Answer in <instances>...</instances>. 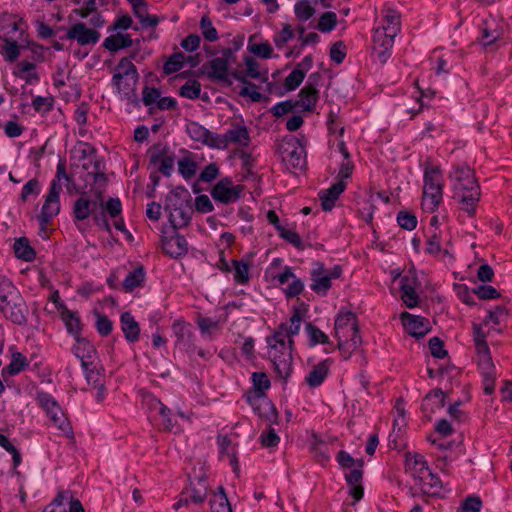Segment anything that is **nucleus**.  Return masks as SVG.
I'll return each mask as SVG.
<instances>
[{
    "label": "nucleus",
    "instance_id": "nucleus-15",
    "mask_svg": "<svg viewBox=\"0 0 512 512\" xmlns=\"http://www.w3.org/2000/svg\"><path fill=\"white\" fill-rule=\"evenodd\" d=\"M232 56L233 52L230 48L224 49L221 56L215 57L206 66L209 68L207 76L213 81H228L229 59Z\"/></svg>",
    "mask_w": 512,
    "mask_h": 512
},
{
    "label": "nucleus",
    "instance_id": "nucleus-30",
    "mask_svg": "<svg viewBox=\"0 0 512 512\" xmlns=\"http://www.w3.org/2000/svg\"><path fill=\"white\" fill-rule=\"evenodd\" d=\"M443 198V189L438 188H423L422 193V208L426 212H434Z\"/></svg>",
    "mask_w": 512,
    "mask_h": 512
},
{
    "label": "nucleus",
    "instance_id": "nucleus-49",
    "mask_svg": "<svg viewBox=\"0 0 512 512\" xmlns=\"http://www.w3.org/2000/svg\"><path fill=\"white\" fill-rule=\"evenodd\" d=\"M255 410H258L260 417L267 419L270 423L277 422L278 412L270 401L263 399Z\"/></svg>",
    "mask_w": 512,
    "mask_h": 512
},
{
    "label": "nucleus",
    "instance_id": "nucleus-57",
    "mask_svg": "<svg viewBox=\"0 0 512 512\" xmlns=\"http://www.w3.org/2000/svg\"><path fill=\"white\" fill-rule=\"evenodd\" d=\"M260 443L265 448H272L279 444L280 437L277 435L272 427L267 431H263L259 437Z\"/></svg>",
    "mask_w": 512,
    "mask_h": 512
},
{
    "label": "nucleus",
    "instance_id": "nucleus-26",
    "mask_svg": "<svg viewBox=\"0 0 512 512\" xmlns=\"http://www.w3.org/2000/svg\"><path fill=\"white\" fill-rule=\"evenodd\" d=\"M346 189L345 181L338 180L330 188L323 190L319 193L321 206L324 211H331L335 205V201Z\"/></svg>",
    "mask_w": 512,
    "mask_h": 512
},
{
    "label": "nucleus",
    "instance_id": "nucleus-1",
    "mask_svg": "<svg viewBox=\"0 0 512 512\" xmlns=\"http://www.w3.org/2000/svg\"><path fill=\"white\" fill-rule=\"evenodd\" d=\"M451 178L454 199L470 217L474 216L481 198L480 186L474 171L467 166L457 167L452 172Z\"/></svg>",
    "mask_w": 512,
    "mask_h": 512
},
{
    "label": "nucleus",
    "instance_id": "nucleus-25",
    "mask_svg": "<svg viewBox=\"0 0 512 512\" xmlns=\"http://www.w3.org/2000/svg\"><path fill=\"white\" fill-rule=\"evenodd\" d=\"M415 486H417L423 494L431 496L438 495L442 488L439 477L433 474L430 469L424 471V474L415 482Z\"/></svg>",
    "mask_w": 512,
    "mask_h": 512
},
{
    "label": "nucleus",
    "instance_id": "nucleus-56",
    "mask_svg": "<svg viewBox=\"0 0 512 512\" xmlns=\"http://www.w3.org/2000/svg\"><path fill=\"white\" fill-rule=\"evenodd\" d=\"M278 233L280 237L285 239L287 242L295 246L299 250L304 249L303 242L298 233L293 230H288L285 227H278Z\"/></svg>",
    "mask_w": 512,
    "mask_h": 512
},
{
    "label": "nucleus",
    "instance_id": "nucleus-34",
    "mask_svg": "<svg viewBox=\"0 0 512 512\" xmlns=\"http://www.w3.org/2000/svg\"><path fill=\"white\" fill-rule=\"evenodd\" d=\"M122 330L125 338L129 342H135L139 339L140 327L130 312H124L121 315Z\"/></svg>",
    "mask_w": 512,
    "mask_h": 512
},
{
    "label": "nucleus",
    "instance_id": "nucleus-5",
    "mask_svg": "<svg viewBox=\"0 0 512 512\" xmlns=\"http://www.w3.org/2000/svg\"><path fill=\"white\" fill-rule=\"evenodd\" d=\"M139 80V74L136 66L129 58H122L114 69L112 84L117 92L128 101L136 97V86Z\"/></svg>",
    "mask_w": 512,
    "mask_h": 512
},
{
    "label": "nucleus",
    "instance_id": "nucleus-42",
    "mask_svg": "<svg viewBox=\"0 0 512 512\" xmlns=\"http://www.w3.org/2000/svg\"><path fill=\"white\" fill-rule=\"evenodd\" d=\"M61 316L68 332L73 334L75 338L80 336L79 333L81 331V322L77 313L68 309H64L61 313Z\"/></svg>",
    "mask_w": 512,
    "mask_h": 512
},
{
    "label": "nucleus",
    "instance_id": "nucleus-41",
    "mask_svg": "<svg viewBox=\"0 0 512 512\" xmlns=\"http://www.w3.org/2000/svg\"><path fill=\"white\" fill-rule=\"evenodd\" d=\"M28 366L27 358L20 352L12 354L11 363L3 368L2 375H15L23 371Z\"/></svg>",
    "mask_w": 512,
    "mask_h": 512
},
{
    "label": "nucleus",
    "instance_id": "nucleus-64",
    "mask_svg": "<svg viewBox=\"0 0 512 512\" xmlns=\"http://www.w3.org/2000/svg\"><path fill=\"white\" fill-rule=\"evenodd\" d=\"M346 56V46L342 41L335 42L330 48V58L337 64L342 63Z\"/></svg>",
    "mask_w": 512,
    "mask_h": 512
},
{
    "label": "nucleus",
    "instance_id": "nucleus-20",
    "mask_svg": "<svg viewBox=\"0 0 512 512\" xmlns=\"http://www.w3.org/2000/svg\"><path fill=\"white\" fill-rule=\"evenodd\" d=\"M417 284L418 280L413 272H409L401 278V298L408 308L418 305L419 296L415 291Z\"/></svg>",
    "mask_w": 512,
    "mask_h": 512
},
{
    "label": "nucleus",
    "instance_id": "nucleus-54",
    "mask_svg": "<svg viewBox=\"0 0 512 512\" xmlns=\"http://www.w3.org/2000/svg\"><path fill=\"white\" fill-rule=\"evenodd\" d=\"M337 24V16L334 12H325L319 18L317 28L321 32H330Z\"/></svg>",
    "mask_w": 512,
    "mask_h": 512
},
{
    "label": "nucleus",
    "instance_id": "nucleus-2",
    "mask_svg": "<svg viewBox=\"0 0 512 512\" xmlns=\"http://www.w3.org/2000/svg\"><path fill=\"white\" fill-rule=\"evenodd\" d=\"M335 337L338 339V349L345 358L350 357L352 352L362 344L359 334L357 317L353 312H340L334 324Z\"/></svg>",
    "mask_w": 512,
    "mask_h": 512
},
{
    "label": "nucleus",
    "instance_id": "nucleus-38",
    "mask_svg": "<svg viewBox=\"0 0 512 512\" xmlns=\"http://www.w3.org/2000/svg\"><path fill=\"white\" fill-rule=\"evenodd\" d=\"M186 492L192 503H202L208 494V484L204 478H198L197 482H191V489Z\"/></svg>",
    "mask_w": 512,
    "mask_h": 512
},
{
    "label": "nucleus",
    "instance_id": "nucleus-40",
    "mask_svg": "<svg viewBox=\"0 0 512 512\" xmlns=\"http://www.w3.org/2000/svg\"><path fill=\"white\" fill-rule=\"evenodd\" d=\"M13 248L17 258L25 261L34 260L36 253L34 249L30 246L27 238L20 237L16 239Z\"/></svg>",
    "mask_w": 512,
    "mask_h": 512
},
{
    "label": "nucleus",
    "instance_id": "nucleus-18",
    "mask_svg": "<svg viewBox=\"0 0 512 512\" xmlns=\"http://www.w3.org/2000/svg\"><path fill=\"white\" fill-rule=\"evenodd\" d=\"M65 37L77 41L81 46H85L96 44L100 38V33L94 29L87 28L86 24L78 22L68 29Z\"/></svg>",
    "mask_w": 512,
    "mask_h": 512
},
{
    "label": "nucleus",
    "instance_id": "nucleus-48",
    "mask_svg": "<svg viewBox=\"0 0 512 512\" xmlns=\"http://www.w3.org/2000/svg\"><path fill=\"white\" fill-rule=\"evenodd\" d=\"M306 72L302 68H295L286 78L284 86L287 91L295 90L303 82Z\"/></svg>",
    "mask_w": 512,
    "mask_h": 512
},
{
    "label": "nucleus",
    "instance_id": "nucleus-24",
    "mask_svg": "<svg viewBox=\"0 0 512 512\" xmlns=\"http://www.w3.org/2000/svg\"><path fill=\"white\" fill-rule=\"evenodd\" d=\"M75 339L76 344L72 349L73 354L80 359L83 369H87L93 364L96 349L86 338L77 336Z\"/></svg>",
    "mask_w": 512,
    "mask_h": 512
},
{
    "label": "nucleus",
    "instance_id": "nucleus-36",
    "mask_svg": "<svg viewBox=\"0 0 512 512\" xmlns=\"http://www.w3.org/2000/svg\"><path fill=\"white\" fill-rule=\"evenodd\" d=\"M381 28L389 31L391 36H397L401 31V16L394 9L387 8L383 17V25Z\"/></svg>",
    "mask_w": 512,
    "mask_h": 512
},
{
    "label": "nucleus",
    "instance_id": "nucleus-19",
    "mask_svg": "<svg viewBox=\"0 0 512 512\" xmlns=\"http://www.w3.org/2000/svg\"><path fill=\"white\" fill-rule=\"evenodd\" d=\"M400 318L406 331L413 337H424L431 330L429 321L422 316H415L408 312H403Z\"/></svg>",
    "mask_w": 512,
    "mask_h": 512
},
{
    "label": "nucleus",
    "instance_id": "nucleus-32",
    "mask_svg": "<svg viewBox=\"0 0 512 512\" xmlns=\"http://www.w3.org/2000/svg\"><path fill=\"white\" fill-rule=\"evenodd\" d=\"M445 396L441 389H433L429 392L422 403V410L425 413H435L436 410L444 407Z\"/></svg>",
    "mask_w": 512,
    "mask_h": 512
},
{
    "label": "nucleus",
    "instance_id": "nucleus-3",
    "mask_svg": "<svg viewBox=\"0 0 512 512\" xmlns=\"http://www.w3.org/2000/svg\"><path fill=\"white\" fill-rule=\"evenodd\" d=\"M284 329L275 330L274 334L267 338L269 357L273 363L275 372L282 379L289 377L292 371V346L293 339L286 340L287 333Z\"/></svg>",
    "mask_w": 512,
    "mask_h": 512
},
{
    "label": "nucleus",
    "instance_id": "nucleus-45",
    "mask_svg": "<svg viewBox=\"0 0 512 512\" xmlns=\"http://www.w3.org/2000/svg\"><path fill=\"white\" fill-rule=\"evenodd\" d=\"M185 60V55L182 52L173 53L163 66V72L170 75L182 69Z\"/></svg>",
    "mask_w": 512,
    "mask_h": 512
},
{
    "label": "nucleus",
    "instance_id": "nucleus-47",
    "mask_svg": "<svg viewBox=\"0 0 512 512\" xmlns=\"http://www.w3.org/2000/svg\"><path fill=\"white\" fill-rule=\"evenodd\" d=\"M301 326V317L299 311L296 310L295 313L290 318V325L288 326L286 323H283L278 326L276 330L284 329L283 332L287 333L286 340L292 339L294 335H297L300 331Z\"/></svg>",
    "mask_w": 512,
    "mask_h": 512
},
{
    "label": "nucleus",
    "instance_id": "nucleus-16",
    "mask_svg": "<svg viewBox=\"0 0 512 512\" xmlns=\"http://www.w3.org/2000/svg\"><path fill=\"white\" fill-rule=\"evenodd\" d=\"M61 184L51 183L48 195L46 196L45 203L42 207L40 214V222L46 225L49 221L56 216L60 211L59 193L61 191Z\"/></svg>",
    "mask_w": 512,
    "mask_h": 512
},
{
    "label": "nucleus",
    "instance_id": "nucleus-59",
    "mask_svg": "<svg viewBox=\"0 0 512 512\" xmlns=\"http://www.w3.org/2000/svg\"><path fill=\"white\" fill-rule=\"evenodd\" d=\"M294 31L289 24H284L282 30L274 37V43L277 48H283L285 44L292 39Z\"/></svg>",
    "mask_w": 512,
    "mask_h": 512
},
{
    "label": "nucleus",
    "instance_id": "nucleus-8",
    "mask_svg": "<svg viewBox=\"0 0 512 512\" xmlns=\"http://www.w3.org/2000/svg\"><path fill=\"white\" fill-rule=\"evenodd\" d=\"M486 335L481 327L473 324V339L478 355V366L483 378L496 377V369L490 356Z\"/></svg>",
    "mask_w": 512,
    "mask_h": 512
},
{
    "label": "nucleus",
    "instance_id": "nucleus-50",
    "mask_svg": "<svg viewBox=\"0 0 512 512\" xmlns=\"http://www.w3.org/2000/svg\"><path fill=\"white\" fill-rule=\"evenodd\" d=\"M18 292L9 279L0 275V306Z\"/></svg>",
    "mask_w": 512,
    "mask_h": 512
},
{
    "label": "nucleus",
    "instance_id": "nucleus-21",
    "mask_svg": "<svg viewBox=\"0 0 512 512\" xmlns=\"http://www.w3.org/2000/svg\"><path fill=\"white\" fill-rule=\"evenodd\" d=\"M150 164L157 167L164 176H170L174 168V156L167 154L165 148L160 145L154 147L150 155Z\"/></svg>",
    "mask_w": 512,
    "mask_h": 512
},
{
    "label": "nucleus",
    "instance_id": "nucleus-27",
    "mask_svg": "<svg viewBox=\"0 0 512 512\" xmlns=\"http://www.w3.org/2000/svg\"><path fill=\"white\" fill-rule=\"evenodd\" d=\"M405 467L406 471L411 473L415 482L424 474V471L429 469L424 457L419 453L412 452L405 454Z\"/></svg>",
    "mask_w": 512,
    "mask_h": 512
},
{
    "label": "nucleus",
    "instance_id": "nucleus-7",
    "mask_svg": "<svg viewBox=\"0 0 512 512\" xmlns=\"http://www.w3.org/2000/svg\"><path fill=\"white\" fill-rule=\"evenodd\" d=\"M37 401L39 405L46 411L53 424L61 430L66 437L74 439L73 430L65 413L62 411L58 402L46 392H39L37 394Z\"/></svg>",
    "mask_w": 512,
    "mask_h": 512
},
{
    "label": "nucleus",
    "instance_id": "nucleus-31",
    "mask_svg": "<svg viewBox=\"0 0 512 512\" xmlns=\"http://www.w3.org/2000/svg\"><path fill=\"white\" fill-rule=\"evenodd\" d=\"M423 188H444L442 171L438 166L426 165L423 175Z\"/></svg>",
    "mask_w": 512,
    "mask_h": 512
},
{
    "label": "nucleus",
    "instance_id": "nucleus-60",
    "mask_svg": "<svg viewBox=\"0 0 512 512\" xmlns=\"http://www.w3.org/2000/svg\"><path fill=\"white\" fill-rule=\"evenodd\" d=\"M0 446L12 455L14 467L21 463V455L9 439L0 433Z\"/></svg>",
    "mask_w": 512,
    "mask_h": 512
},
{
    "label": "nucleus",
    "instance_id": "nucleus-10",
    "mask_svg": "<svg viewBox=\"0 0 512 512\" xmlns=\"http://www.w3.org/2000/svg\"><path fill=\"white\" fill-rule=\"evenodd\" d=\"M0 311L13 324L22 326L27 322L29 309L20 291L4 302L0 306Z\"/></svg>",
    "mask_w": 512,
    "mask_h": 512
},
{
    "label": "nucleus",
    "instance_id": "nucleus-44",
    "mask_svg": "<svg viewBox=\"0 0 512 512\" xmlns=\"http://www.w3.org/2000/svg\"><path fill=\"white\" fill-rule=\"evenodd\" d=\"M97 198L99 201V206L102 209V212L105 210L111 218H117L121 214L122 204H121L120 199L109 198L107 200V202L104 204L102 201V193L101 192H99L97 194Z\"/></svg>",
    "mask_w": 512,
    "mask_h": 512
},
{
    "label": "nucleus",
    "instance_id": "nucleus-9",
    "mask_svg": "<svg viewBox=\"0 0 512 512\" xmlns=\"http://www.w3.org/2000/svg\"><path fill=\"white\" fill-rule=\"evenodd\" d=\"M342 268L339 265L326 269L322 263H316L311 271V289L320 295H326L332 286V280L340 278Z\"/></svg>",
    "mask_w": 512,
    "mask_h": 512
},
{
    "label": "nucleus",
    "instance_id": "nucleus-37",
    "mask_svg": "<svg viewBox=\"0 0 512 512\" xmlns=\"http://www.w3.org/2000/svg\"><path fill=\"white\" fill-rule=\"evenodd\" d=\"M73 155L79 161L90 160V164L93 165L100 161L96 156V149L85 142H80L74 147Z\"/></svg>",
    "mask_w": 512,
    "mask_h": 512
},
{
    "label": "nucleus",
    "instance_id": "nucleus-13",
    "mask_svg": "<svg viewBox=\"0 0 512 512\" xmlns=\"http://www.w3.org/2000/svg\"><path fill=\"white\" fill-rule=\"evenodd\" d=\"M319 73H313L309 76L308 82L299 92V99L295 101L297 107H301L303 111L311 112L315 109L319 98L318 90L315 85L320 79Z\"/></svg>",
    "mask_w": 512,
    "mask_h": 512
},
{
    "label": "nucleus",
    "instance_id": "nucleus-23",
    "mask_svg": "<svg viewBox=\"0 0 512 512\" xmlns=\"http://www.w3.org/2000/svg\"><path fill=\"white\" fill-rule=\"evenodd\" d=\"M187 133L194 141L201 142L211 148L217 149V146H223L221 143H217L218 134L212 133L197 122H190L187 125Z\"/></svg>",
    "mask_w": 512,
    "mask_h": 512
},
{
    "label": "nucleus",
    "instance_id": "nucleus-52",
    "mask_svg": "<svg viewBox=\"0 0 512 512\" xmlns=\"http://www.w3.org/2000/svg\"><path fill=\"white\" fill-rule=\"evenodd\" d=\"M294 12L300 21H306L314 15L315 10L309 0H300L295 4Z\"/></svg>",
    "mask_w": 512,
    "mask_h": 512
},
{
    "label": "nucleus",
    "instance_id": "nucleus-62",
    "mask_svg": "<svg viewBox=\"0 0 512 512\" xmlns=\"http://www.w3.org/2000/svg\"><path fill=\"white\" fill-rule=\"evenodd\" d=\"M53 98L52 97H41L37 96L32 101V106L35 111L40 113L49 112L53 108Z\"/></svg>",
    "mask_w": 512,
    "mask_h": 512
},
{
    "label": "nucleus",
    "instance_id": "nucleus-12",
    "mask_svg": "<svg viewBox=\"0 0 512 512\" xmlns=\"http://www.w3.org/2000/svg\"><path fill=\"white\" fill-rule=\"evenodd\" d=\"M243 189L242 185H234L230 178H223L213 187L211 195L214 200L227 205L236 202Z\"/></svg>",
    "mask_w": 512,
    "mask_h": 512
},
{
    "label": "nucleus",
    "instance_id": "nucleus-33",
    "mask_svg": "<svg viewBox=\"0 0 512 512\" xmlns=\"http://www.w3.org/2000/svg\"><path fill=\"white\" fill-rule=\"evenodd\" d=\"M164 249L172 257L181 256L188 251V242L184 236L176 233L164 243Z\"/></svg>",
    "mask_w": 512,
    "mask_h": 512
},
{
    "label": "nucleus",
    "instance_id": "nucleus-11",
    "mask_svg": "<svg viewBox=\"0 0 512 512\" xmlns=\"http://www.w3.org/2000/svg\"><path fill=\"white\" fill-rule=\"evenodd\" d=\"M280 150L283 160L293 168L301 169L305 166L304 148L298 138L294 136L284 138Z\"/></svg>",
    "mask_w": 512,
    "mask_h": 512
},
{
    "label": "nucleus",
    "instance_id": "nucleus-43",
    "mask_svg": "<svg viewBox=\"0 0 512 512\" xmlns=\"http://www.w3.org/2000/svg\"><path fill=\"white\" fill-rule=\"evenodd\" d=\"M144 279L145 272L143 267H137L126 276L123 287L127 292H131L134 288L141 286Z\"/></svg>",
    "mask_w": 512,
    "mask_h": 512
},
{
    "label": "nucleus",
    "instance_id": "nucleus-22",
    "mask_svg": "<svg viewBox=\"0 0 512 512\" xmlns=\"http://www.w3.org/2000/svg\"><path fill=\"white\" fill-rule=\"evenodd\" d=\"M98 205V198L91 200L86 192H82L81 197L76 199L73 205V215L75 220L84 221L91 215L94 216V211Z\"/></svg>",
    "mask_w": 512,
    "mask_h": 512
},
{
    "label": "nucleus",
    "instance_id": "nucleus-29",
    "mask_svg": "<svg viewBox=\"0 0 512 512\" xmlns=\"http://www.w3.org/2000/svg\"><path fill=\"white\" fill-rule=\"evenodd\" d=\"M330 369V360L326 359L314 365L306 376L308 386L315 388L321 385Z\"/></svg>",
    "mask_w": 512,
    "mask_h": 512
},
{
    "label": "nucleus",
    "instance_id": "nucleus-17",
    "mask_svg": "<svg viewBox=\"0 0 512 512\" xmlns=\"http://www.w3.org/2000/svg\"><path fill=\"white\" fill-rule=\"evenodd\" d=\"M217 143L223 146H217V149H226L230 143L247 147L250 143V136L245 125H233L224 135H217Z\"/></svg>",
    "mask_w": 512,
    "mask_h": 512
},
{
    "label": "nucleus",
    "instance_id": "nucleus-39",
    "mask_svg": "<svg viewBox=\"0 0 512 512\" xmlns=\"http://www.w3.org/2000/svg\"><path fill=\"white\" fill-rule=\"evenodd\" d=\"M210 506L212 512H232L231 504L222 486L218 487V492L212 495Z\"/></svg>",
    "mask_w": 512,
    "mask_h": 512
},
{
    "label": "nucleus",
    "instance_id": "nucleus-63",
    "mask_svg": "<svg viewBox=\"0 0 512 512\" xmlns=\"http://www.w3.org/2000/svg\"><path fill=\"white\" fill-rule=\"evenodd\" d=\"M96 328L100 335L107 336L112 331V322L106 315L101 313H96Z\"/></svg>",
    "mask_w": 512,
    "mask_h": 512
},
{
    "label": "nucleus",
    "instance_id": "nucleus-35",
    "mask_svg": "<svg viewBox=\"0 0 512 512\" xmlns=\"http://www.w3.org/2000/svg\"><path fill=\"white\" fill-rule=\"evenodd\" d=\"M1 39L4 42L1 46V53L4 59L10 63L14 62L20 55V47L17 41L10 37V31H5Z\"/></svg>",
    "mask_w": 512,
    "mask_h": 512
},
{
    "label": "nucleus",
    "instance_id": "nucleus-51",
    "mask_svg": "<svg viewBox=\"0 0 512 512\" xmlns=\"http://www.w3.org/2000/svg\"><path fill=\"white\" fill-rule=\"evenodd\" d=\"M232 268L234 269V280L237 283L244 284L249 280V267L244 261L233 260Z\"/></svg>",
    "mask_w": 512,
    "mask_h": 512
},
{
    "label": "nucleus",
    "instance_id": "nucleus-4",
    "mask_svg": "<svg viewBox=\"0 0 512 512\" xmlns=\"http://www.w3.org/2000/svg\"><path fill=\"white\" fill-rule=\"evenodd\" d=\"M189 192L184 188L172 190L166 197L165 209L170 211L169 222L174 229L185 227L193 213Z\"/></svg>",
    "mask_w": 512,
    "mask_h": 512
},
{
    "label": "nucleus",
    "instance_id": "nucleus-28",
    "mask_svg": "<svg viewBox=\"0 0 512 512\" xmlns=\"http://www.w3.org/2000/svg\"><path fill=\"white\" fill-rule=\"evenodd\" d=\"M173 333L176 337V343L182 346H191L193 340V327L181 319L176 320L172 325Z\"/></svg>",
    "mask_w": 512,
    "mask_h": 512
},
{
    "label": "nucleus",
    "instance_id": "nucleus-58",
    "mask_svg": "<svg viewBox=\"0 0 512 512\" xmlns=\"http://www.w3.org/2000/svg\"><path fill=\"white\" fill-rule=\"evenodd\" d=\"M200 28L204 38L208 41H216L218 39L217 30L213 27L208 16H203L200 21Z\"/></svg>",
    "mask_w": 512,
    "mask_h": 512
},
{
    "label": "nucleus",
    "instance_id": "nucleus-6",
    "mask_svg": "<svg viewBox=\"0 0 512 512\" xmlns=\"http://www.w3.org/2000/svg\"><path fill=\"white\" fill-rule=\"evenodd\" d=\"M336 458L341 467L354 468L345 475V480L350 486L349 494L353 497L355 502L360 501L364 495V487L362 485L363 460H355L344 450L339 451Z\"/></svg>",
    "mask_w": 512,
    "mask_h": 512
},
{
    "label": "nucleus",
    "instance_id": "nucleus-55",
    "mask_svg": "<svg viewBox=\"0 0 512 512\" xmlns=\"http://www.w3.org/2000/svg\"><path fill=\"white\" fill-rule=\"evenodd\" d=\"M201 92V85L196 80H190L186 82L180 88V95L188 99H196L199 97Z\"/></svg>",
    "mask_w": 512,
    "mask_h": 512
},
{
    "label": "nucleus",
    "instance_id": "nucleus-53",
    "mask_svg": "<svg viewBox=\"0 0 512 512\" xmlns=\"http://www.w3.org/2000/svg\"><path fill=\"white\" fill-rule=\"evenodd\" d=\"M178 170L185 179H190L196 173V163L190 157H184L178 161Z\"/></svg>",
    "mask_w": 512,
    "mask_h": 512
},
{
    "label": "nucleus",
    "instance_id": "nucleus-61",
    "mask_svg": "<svg viewBox=\"0 0 512 512\" xmlns=\"http://www.w3.org/2000/svg\"><path fill=\"white\" fill-rule=\"evenodd\" d=\"M306 329L310 336L312 345L318 343H328V336L324 332H322L318 327L312 325L311 323H308L306 325Z\"/></svg>",
    "mask_w": 512,
    "mask_h": 512
},
{
    "label": "nucleus",
    "instance_id": "nucleus-14",
    "mask_svg": "<svg viewBox=\"0 0 512 512\" xmlns=\"http://www.w3.org/2000/svg\"><path fill=\"white\" fill-rule=\"evenodd\" d=\"M389 31L378 27L373 34V51L377 55L379 61L383 64L387 62L391 56V51L394 45V38Z\"/></svg>",
    "mask_w": 512,
    "mask_h": 512
},
{
    "label": "nucleus",
    "instance_id": "nucleus-46",
    "mask_svg": "<svg viewBox=\"0 0 512 512\" xmlns=\"http://www.w3.org/2000/svg\"><path fill=\"white\" fill-rule=\"evenodd\" d=\"M254 396L262 398L264 396V390L270 387V381L267 375L263 372H254L252 374Z\"/></svg>",
    "mask_w": 512,
    "mask_h": 512
}]
</instances>
